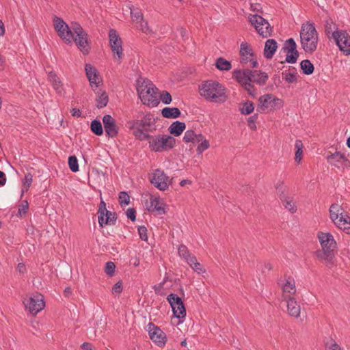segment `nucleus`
<instances>
[{
    "label": "nucleus",
    "instance_id": "nucleus-1",
    "mask_svg": "<svg viewBox=\"0 0 350 350\" xmlns=\"http://www.w3.org/2000/svg\"><path fill=\"white\" fill-rule=\"evenodd\" d=\"M199 89L200 95L208 101L223 103L228 98L226 88L217 81H206L200 85Z\"/></svg>",
    "mask_w": 350,
    "mask_h": 350
},
{
    "label": "nucleus",
    "instance_id": "nucleus-2",
    "mask_svg": "<svg viewBox=\"0 0 350 350\" xmlns=\"http://www.w3.org/2000/svg\"><path fill=\"white\" fill-rule=\"evenodd\" d=\"M129 128L133 130V135L139 140H146L151 137L149 132L156 130L155 119L151 113H147L141 120H135L128 122Z\"/></svg>",
    "mask_w": 350,
    "mask_h": 350
},
{
    "label": "nucleus",
    "instance_id": "nucleus-3",
    "mask_svg": "<svg viewBox=\"0 0 350 350\" xmlns=\"http://www.w3.org/2000/svg\"><path fill=\"white\" fill-rule=\"evenodd\" d=\"M317 237L320 242L322 251L319 252L318 257L323 260L327 266L334 265V251L336 248V242L333 235L329 232H318Z\"/></svg>",
    "mask_w": 350,
    "mask_h": 350
},
{
    "label": "nucleus",
    "instance_id": "nucleus-4",
    "mask_svg": "<svg viewBox=\"0 0 350 350\" xmlns=\"http://www.w3.org/2000/svg\"><path fill=\"white\" fill-rule=\"evenodd\" d=\"M301 49L307 53L312 54L317 48L318 33L313 23L302 24L299 32Z\"/></svg>",
    "mask_w": 350,
    "mask_h": 350
},
{
    "label": "nucleus",
    "instance_id": "nucleus-5",
    "mask_svg": "<svg viewBox=\"0 0 350 350\" xmlns=\"http://www.w3.org/2000/svg\"><path fill=\"white\" fill-rule=\"evenodd\" d=\"M69 28L71 30L70 39L74 41L81 52L87 55L90 51V42L88 39V34L82 28L80 24L72 23Z\"/></svg>",
    "mask_w": 350,
    "mask_h": 350
},
{
    "label": "nucleus",
    "instance_id": "nucleus-6",
    "mask_svg": "<svg viewBox=\"0 0 350 350\" xmlns=\"http://www.w3.org/2000/svg\"><path fill=\"white\" fill-rule=\"evenodd\" d=\"M147 139L149 141L150 150L154 152L168 151L176 144L175 138L171 135H157Z\"/></svg>",
    "mask_w": 350,
    "mask_h": 350
},
{
    "label": "nucleus",
    "instance_id": "nucleus-7",
    "mask_svg": "<svg viewBox=\"0 0 350 350\" xmlns=\"http://www.w3.org/2000/svg\"><path fill=\"white\" fill-rule=\"evenodd\" d=\"M251 72L252 70L250 69L234 70L232 72V78L241 84L249 95L254 98L256 95V90L250 83Z\"/></svg>",
    "mask_w": 350,
    "mask_h": 350
},
{
    "label": "nucleus",
    "instance_id": "nucleus-8",
    "mask_svg": "<svg viewBox=\"0 0 350 350\" xmlns=\"http://www.w3.org/2000/svg\"><path fill=\"white\" fill-rule=\"evenodd\" d=\"M249 21L254 27L257 32L262 38L271 36L272 33V27L268 21L258 14H250L249 16Z\"/></svg>",
    "mask_w": 350,
    "mask_h": 350
},
{
    "label": "nucleus",
    "instance_id": "nucleus-9",
    "mask_svg": "<svg viewBox=\"0 0 350 350\" xmlns=\"http://www.w3.org/2000/svg\"><path fill=\"white\" fill-rule=\"evenodd\" d=\"M23 304L25 309L33 315L37 314L44 308L45 306L44 297L39 293L27 296L23 300Z\"/></svg>",
    "mask_w": 350,
    "mask_h": 350
},
{
    "label": "nucleus",
    "instance_id": "nucleus-10",
    "mask_svg": "<svg viewBox=\"0 0 350 350\" xmlns=\"http://www.w3.org/2000/svg\"><path fill=\"white\" fill-rule=\"evenodd\" d=\"M258 103L256 110L259 113H262L267 109L273 110L275 108H280L283 105L281 99L273 96L271 94L261 96L258 99Z\"/></svg>",
    "mask_w": 350,
    "mask_h": 350
},
{
    "label": "nucleus",
    "instance_id": "nucleus-11",
    "mask_svg": "<svg viewBox=\"0 0 350 350\" xmlns=\"http://www.w3.org/2000/svg\"><path fill=\"white\" fill-rule=\"evenodd\" d=\"M332 38L334 40L339 49L345 55H350V36L342 30H336L332 33Z\"/></svg>",
    "mask_w": 350,
    "mask_h": 350
},
{
    "label": "nucleus",
    "instance_id": "nucleus-12",
    "mask_svg": "<svg viewBox=\"0 0 350 350\" xmlns=\"http://www.w3.org/2000/svg\"><path fill=\"white\" fill-rule=\"evenodd\" d=\"M109 39L110 47L113 53L114 58L116 59V55L118 61L120 62L123 57V50L122 46V42L121 38L116 29H111L109 30Z\"/></svg>",
    "mask_w": 350,
    "mask_h": 350
},
{
    "label": "nucleus",
    "instance_id": "nucleus-13",
    "mask_svg": "<svg viewBox=\"0 0 350 350\" xmlns=\"http://www.w3.org/2000/svg\"><path fill=\"white\" fill-rule=\"evenodd\" d=\"M150 183L158 189L165 191L168 189L169 177L161 170H154L150 177Z\"/></svg>",
    "mask_w": 350,
    "mask_h": 350
},
{
    "label": "nucleus",
    "instance_id": "nucleus-14",
    "mask_svg": "<svg viewBox=\"0 0 350 350\" xmlns=\"http://www.w3.org/2000/svg\"><path fill=\"white\" fill-rule=\"evenodd\" d=\"M167 300L170 303L172 308L173 314L176 318L181 319L186 316L185 305L178 296L171 293L167 296Z\"/></svg>",
    "mask_w": 350,
    "mask_h": 350
},
{
    "label": "nucleus",
    "instance_id": "nucleus-15",
    "mask_svg": "<svg viewBox=\"0 0 350 350\" xmlns=\"http://www.w3.org/2000/svg\"><path fill=\"white\" fill-rule=\"evenodd\" d=\"M150 339L159 347L165 346L167 340L165 334L158 327L152 323H149L147 326Z\"/></svg>",
    "mask_w": 350,
    "mask_h": 350
},
{
    "label": "nucleus",
    "instance_id": "nucleus-16",
    "mask_svg": "<svg viewBox=\"0 0 350 350\" xmlns=\"http://www.w3.org/2000/svg\"><path fill=\"white\" fill-rule=\"evenodd\" d=\"M54 27L57 31L58 36L65 40L66 43L72 44L71 40L69 38L71 35V30L69 26L61 18L55 16L54 18Z\"/></svg>",
    "mask_w": 350,
    "mask_h": 350
},
{
    "label": "nucleus",
    "instance_id": "nucleus-17",
    "mask_svg": "<svg viewBox=\"0 0 350 350\" xmlns=\"http://www.w3.org/2000/svg\"><path fill=\"white\" fill-rule=\"evenodd\" d=\"M283 49L287 53L285 62L289 64L296 63L299 53L297 49V44L293 38H291L286 40Z\"/></svg>",
    "mask_w": 350,
    "mask_h": 350
},
{
    "label": "nucleus",
    "instance_id": "nucleus-18",
    "mask_svg": "<svg viewBox=\"0 0 350 350\" xmlns=\"http://www.w3.org/2000/svg\"><path fill=\"white\" fill-rule=\"evenodd\" d=\"M152 90H159L150 80L142 77L137 80V91L140 98L141 96H144L146 93L149 94L150 91Z\"/></svg>",
    "mask_w": 350,
    "mask_h": 350
},
{
    "label": "nucleus",
    "instance_id": "nucleus-19",
    "mask_svg": "<svg viewBox=\"0 0 350 350\" xmlns=\"http://www.w3.org/2000/svg\"><path fill=\"white\" fill-rule=\"evenodd\" d=\"M106 135L114 137L118 135V129L114 119L109 114L105 115L103 118Z\"/></svg>",
    "mask_w": 350,
    "mask_h": 350
},
{
    "label": "nucleus",
    "instance_id": "nucleus-20",
    "mask_svg": "<svg viewBox=\"0 0 350 350\" xmlns=\"http://www.w3.org/2000/svg\"><path fill=\"white\" fill-rule=\"evenodd\" d=\"M282 300L292 297L296 293L295 282L292 278H285L282 283Z\"/></svg>",
    "mask_w": 350,
    "mask_h": 350
},
{
    "label": "nucleus",
    "instance_id": "nucleus-21",
    "mask_svg": "<svg viewBox=\"0 0 350 350\" xmlns=\"http://www.w3.org/2000/svg\"><path fill=\"white\" fill-rule=\"evenodd\" d=\"M327 161L338 168L350 166V162L345 154H329L327 157Z\"/></svg>",
    "mask_w": 350,
    "mask_h": 350
},
{
    "label": "nucleus",
    "instance_id": "nucleus-22",
    "mask_svg": "<svg viewBox=\"0 0 350 350\" xmlns=\"http://www.w3.org/2000/svg\"><path fill=\"white\" fill-rule=\"evenodd\" d=\"M282 301L286 302L287 313L295 318H298L300 315L301 308L297 301L293 297H288Z\"/></svg>",
    "mask_w": 350,
    "mask_h": 350
},
{
    "label": "nucleus",
    "instance_id": "nucleus-23",
    "mask_svg": "<svg viewBox=\"0 0 350 350\" xmlns=\"http://www.w3.org/2000/svg\"><path fill=\"white\" fill-rule=\"evenodd\" d=\"M147 208L150 212H157L159 214L165 213L164 203L159 197L151 196Z\"/></svg>",
    "mask_w": 350,
    "mask_h": 350
},
{
    "label": "nucleus",
    "instance_id": "nucleus-24",
    "mask_svg": "<svg viewBox=\"0 0 350 350\" xmlns=\"http://www.w3.org/2000/svg\"><path fill=\"white\" fill-rule=\"evenodd\" d=\"M150 94L146 93L144 96H141V100L144 105L149 107H157L160 101L158 97V90H152L150 91Z\"/></svg>",
    "mask_w": 350,
    "mask_h": 350
},
{
    "label": "nucleus",
    "instance_id": "nucleus-25",
    "mask_svg": "<svg viewBox=\"0 0 350 350\" xmlns=\"http://www.w3.org/2000/svg\"><path fill=\"white\" fill-rule=\"evenodd\" d=\"M268 75L261 70H252L250 83H256L259 85H264L268 80Z\"/></svg>",
    "mask_w": 350,
    "mask_h": 350
},
{
    "label": "nucleus",
    "instance_id": "nucleus-26",
    "mask_svg": "<svg viewBox=\"0 0 350 350\" xmlns=\"http://www.w3.org/2000/svg\"><path fill=\"white\" fill-rule=\"evenodd\" d=\"M98 218L100 226L113 224L116 221L114 214L109 211H98Z\"/></svg>",
    "mask_w": 350,
    "mask_h": 350
},
{
    "label": "nucleus",
    "instance_id": "nucleus-27",
    "mask_svg": "<svg viewBox=\"0 0 350 350\" xmlns=\"http://www.w3.org/2000/svg\"><path fill=\"white\" fill-rule=\"evenodd\" d=\"M85 70L91 87L93 88L94 85L95 87L97 88L98 86L99 81H96L98 73L96 68L90 64H87L85 65Z\"/></svg>",
    "mask_w": 350,
    "mask_h": 350
},
{
    "label": "nucleus",
    "instance_id": "nucleus-28",
    "mask_svg": "<svg viewBox=\"0 0 350 350\" xmlns=\"http://www.w3.org/2000/svg\"><path fill=\"white\" fill-rule=\"evenodd\" d=\"M278 48L277 42L274 39H269L265 42L264 56L267 59H271Z\"/></svg>",
    "mask_w": 350,
    "mask_h": 350
},
{
    "label": "nucleus",
    "instance_id": "nucleus-29",
    "mask_svg": "<svg viewBox=\"0 0 350 350\" xmlns=\"http://www.w3.org/2000/svg\"><path fill=\"white\" fill-rule=\"evenodd\" d=\"M334 225L338 228L346 231L347 233L350 232V218L346 213H344L340 217L336 220L332 221Z\"/></svg>",
    "mask_w": 350,
    "mask_h": 350
},
{
    "label": "nucleus",
    "instance_id": "nucleus-30",
    "mask_svg": "<svg viewBox=\"0 0 350 350\" xmlns=\"http://www.w3.org/2000/svg\"><path fill=\"white\" fill-rule=\"evenodd\" d=\"M203 139L202 134H196L193 130H188L185 133L183 141L185 143H191L194 146L198 144Z\"/></svg>",
    "mask_w": 350,
    "mask_h": 350
},
{
    "label": "nucleus",
    "instance_id": "nucleus-31",
    "mask_svg": "<svg viewBox=\"0 0 350 350\" xmlns=\"http://www.w3.org/2000/svg\"><path fill=\"white\" fill-rule=\"evenodd\" d=\"M186 128V124L185 122L176 121L174 122L168 128V131L170 134L174 136L178 137L180 136L183 132L185 131Z\"/></svg>",
    "mask_w": 350,
    "mask_h": 350
},
{
    "label": "nucleus",
    "instance_id": "nucleus-32",
    "mask_svg": "<svg viewBox=\"0 0 350 350\" xmlns=\"http://www.w3.org/2000/svg\"><path fill=\"white\" fill-rule=\"evenodd\" d=\"M49 79L56 92L59 94H62L64 93L63 85L57 75L51 72L49 74Z\"/></svg>",
    "mask_w": 350,
    "mask_h": 350
},
{
    "label": "nucleus",
    "instance_id": "nucleus-33",
    "mask_svg": "<svg viewBox=\"0 0 350 350\" xmlns=\"http://www.w3.org/2000/svg\"><path fill=\"white\" fill-rule=\"evenodd\" d=\"M329 217L332 221L336 220L340 217L345 212L342 207L338 204H332L329 207Z\"/></svg>",
    "mask_w": 350,
    "mask_h": 350
},
{
    "label": "nucleus",
    "instance_id": "nucleus-34",
    "mask_svg": "<svg viewBox=\"0 0 350 350\" xmlns=\"http://www.w3.org/2000/svg\"><path fill=\"white\" fill-rule=\"evenodd\" d=\"M180 114L181 112L177 107H165L161 110V115L165 118H177Z\"/></svg>",
    "mask_w": 350,
    "mask_h": 350
},
{
    "label": "nucleus",
    "instance_id": "nucleus-35",
    "mask_svg": "<svg viewBox=\"0 0 350 350\" xmlns=\"http://www.w3.org/2000/svg\"><path fill=\"white\" fill-rule=\"evenodd\" d=\"M281 200L282 201L283 205L286 209H287L289 212L293 213H295L297 211V206L296 202L294 201L293 199L282 196L281 198Z\"/></svg>",
    "mask_w": 350,
    "mask_h": 350
},
{
    "label": "nucleus",
    "instance_id": "nucleus-36",
    "mask_svg": "<svg viewBox=\"0 0 350 350\" xmlns=\"http://www.w3.org/2000/svg\"><path fill=\"white\" fill-rule=\"evenodd\" d=\"M300 68L304 75H312L314 70V66L309 59H304L300 63Z\"/></svg>",
    "mask_w": 350,
    "mask_h": 350
},
{
    "label": "nucleus",
    "instance_id": "nucleus-37",
    "mask_svg": "<svg viewBox=\"0 0 350 350\" xmlns=\"http://www.w3.org/2000/svg\"><path fill=\"white\" fill-rule=\"evenodd\" d=\"M98 96L96 98V107L97 108H103L105 106H107L108 102H109V97L105 91H103L101 93L97 92Z\"/></svg>",
    "mask_w": 350,
    "mask_h": 350
},
{
    "label": "nucleus",
    "instance_id": "nucleus-38",
    "mask_svg": "<svg viewBox=\"0 0 350 350\" xmlns=\"http://www.w3.org/2000/svg\"><path fill=\"white\" fill-rule=\"evenodd\" d=\"M215 66L219 70H230L232 68L230 62L223 57H219L216 59Z\"/></svg>",
    "mask_w": 350,
    "mask_h": 350
},
{
    "label": "nucleus",
    "instance_id": "nucleus-39",
    "mask_svg": "<svg viewBox=\"0 0 350 350\" xmlns=\"http://www.w3.org/2000/svg\"><path fill=\"white\" fill-rule=\"evenodd\" d=\"M187 263L198 273H203L206 272V270L202 265L197 261L196 256L192 257L191 259H188Z\"/></svg>",
    "mask_w": 350,
    "mask_h": 350
},
{
    "label": "nucleus",
    "instance_id": "nucleus-40",
    "mask_svg": "<svg viewBox=\"0 0 350 350\" xmlns=\"http://www.w3.org/2000/svg\"><path fill=\"white\" fill-rule=\"evenodd\" d=\"M90 129L96 135L100 136L103 133L102 124L98 120H94L91 122Z\"/></svg>",
    "mask_w": 350,
    "mask_h": 350
},
{
    "label": "nucleus",
    "instance_id": "nucleus-41",
    "mask_svg": "<svg viewBox=\"0 0 350 350\" xmlns=\"http://www.w3.org/2000/svg\"><path fill=\"white\" fill-rule=\"evenodd\" d=\"M239 53L240 56H245V55L250 57L254 56L252 46L245 42L241 44Z\"/></svg>",
    "mask_w": 350,
    "mask_h": 350
},
{
    "label": "nucleus",
    "instance_id": "nucleus-42",
    "mask_svg": "<svg viewBox=\"0 0 350 350\" xmlns=\"http://www.w3.org/2000/svg\"><path fill=\"white\" fill-rule=\"evenodd\" d=\"M254 109V103L252 101L247 100L243 104L242 107L239 110L242 114L249 115L253 112Z\"/></svg>",
    "mask_w": 350,
    "mask_h": 350
},
{
    "label": "nucleus",
    "instance_id": "nucleus-43",
    "mask_svg": "<svg viewBox=\"0 0 350 350\" xmlns=\"http://www.w3.org/2000/svg\"><path fill=\"white\" fill-rule=\"evenodd\" d=\"M131 10V16L133 21L137 23H138L139 21H142L143 17V14L142 10L137 8H130Z\"/></svg>",
    "mask_w": 350,
    "mask_h": 350
},
{
    "label": "nucleus",
    "instance_id": "nucleus-44",
    "mask_svg": "<svg viewBox=\"0 0 350 350\" xmlns=\"http://www.w3.org/2000/svg\"><path fill=\"white\" fill-rule=\"evenodd\" d=\"M178 254L180 257L184 258L187 262H188V259H191L194 256L190 254L187 247L185 245H181L179 246L178 249Z\"/></svg>",
    "mask_w": 350,
    "mask_h": 350
},
{
    "label": "nucleus",
    "instance_id": "nucleus-45",
    "mask_svg": "<svg viewBox=\"0 0 350 350\" xmlns=\"http://www.w3.org/2000/svg\"><path fill=\"white\" fill-rule=\"evenodd\" d=\"M68 163L69 168L72 172H77L79 171L78 160L75 155L69 157Z\"/></svg>",
    "mask_w": 350,
    "mask_h": 350
},
{
    "label": "nucleus",
    "instance_id": "nucleus-46",
    "mask_svg": "<svg viewBox=\"0 0 350 350\" xmlns=\"http://www.w3.org/2000/svg\"><path fill=\"white\" fill-rule=\"evenodd\" d=\"M33 181V176L30 173H27L25 174L24 180L23 181V188L22 191L26 192L29 189Z\"/></svg>",
    "mask_w": 350,
    "mask_h": 350
},
{
    "label": "nucleus",
    "instance_id": "nucleus-47",
    "mask_svg": "<svg viewBox=\"0 0 350 350\" xmlns=\"http://www.w3.org/2000/svg\"><path fill=\"white\" fill-rule=\"evenodd\" d=\"M275 187L278 194L280 195V198H282V196H285L284 193H285L286 187L284 185V183L283 180H279L276 183Z\"/></svg>",
    "mask_w": 350,
    "mask_h": 350
},
{
    "label": "nucleus",
    "instance_id": "nucleus-48",
    "mask_svg": "<svg viewBox=\"0 0 350 350\" xmlns=\"http://www.w3.org/2000/svg\"><path fill=\"white\" fill-rule=\"evenodd\" d=\"M29 208L27 201L25 200L18 206L17 216L23 217L26 215Z\"/></svg>",
    "mask_w": 350,
    "mask_h": 350
},
{
    "label": "nucleus",
    "instance_id": "nucleus-49",
    "mask_svg": "<svg viewBox=\"0 0 350 350\" xmlns=\"http://www.w3.org/2000/svg\"><path fill=\"white\" fill-rule=\"evenodd\" d=\"M119 202L122 206H126L130 202V197L125 191L119 193Z\"/></svg>",
    "mask_w": 350,
    "mask_h": 350
},
{
    "label": "nucleus",
    "instance_id": "nucleus-50",
    "mask_svg": "<svg viewBox=\"0 0 350 350\" xmlns=\"http://www.w3.org/2000/svg\"><path fill=\"white\" fill-rule=\"evenodd\" d=\"M116 265L114 262L109 261L106 263L105 267V271L109 276L111 277L114 275Z\"/></svg>",
    "mask_w": 350,
    "mask_h": 350
},
{
    "label": "nucleus",
    "instance_id": "nucleus-51",
    "mask_svg": "<svg viewBox=\"0 0 350 350\" xmlns=\"http://www.w3.org/2000/svg\"><path fill=\"white\" fill-rule=\"evenodd\" d=\"M160 100L163 103L168 105L172 102V96L167 91H163L160 94Z\"/></svg>",
    "mask_w": 350,
    "mask_h": 350
},
{
    "label": "nucleus",
    "instance_id": "nucleus-52",
    "mask_svg": "<svg viewBox=\"0 0 350 350\" xmlns=\"http://www.w3.org/2000/svg\"><path fill=\"white\" fill-rule=\"evenodd\" d=\"M197 144H198L197 151L198 152V153H202L203 151L208 149L210 146L208 141L206 139H204V138L202 141H200V143H198Z\"/></svg>",
    "mask_w": 350,
    "mask_h": 350
},
{
    "label": "nucleus",
    "instance_id": "nucleus-53",
    "mask_svg": "<svg viewBox=\"0 0 350 350\" xmlns=\"http://www.w3.org/2000/svg\"><path fill=\"white\" fill-rule=\"evenodd\" d=\"M138 23H139V28H140V29L144 33H145L146 34L152 33V30L150 29V27H149V26L148 25V22L146 21H145L144 19V18H142V21H139Z\"/></svg>",
    "mask_w": 350,
    "mask_h": 350
},
{
    "label": "nucleus",
    "instance_id": "nucleus-54",
    "mask_svg": "<svg viewBox=\"0 0 350 350\" xmlns=\"http://www.w3.org/2000/svg\"><path fill=\"white\" fill-rule=\"evenodd\" d=\"M258 113H255L254 115L250 116L249 118H248V120H247V124H248V126L252 129V130H256V120L258 119Z\"/></svg>",
    "mask_w": 350,
    "mask_h": 350
},
{
    "label": "nucleus",
    "instance_id": "nucleus-55",
    "mask_svg": "<svg viewBox=\"0 0 350 350\" xmlns=\"http://www.w3.org/2000/svg\"><path fill=\"white\" fill-rule=\"evenodd\" d=\"M139 237L143 241L148 240L147 229L145 226H142L138 228Z\"/></svg>",
    "mask_w": 350,
    "mask_h": 350
},
{
    "label": "nucleus",
    "instance_id": "nucleus-56",
    "mask_svg": "<svg viewBox=\"0 0 350 350\" xmlns=\"http://www.w3.org/2000/svg\"><path fill=\"white\" fill-rule=\"evenodd\" d=\"M283 75H286L285 80L288 83H294L297 81V79L295 77V75L293 73L288 72L287 73L286 71L282 72Z\"/></svg>",
    "mask_w": 350,
    "mask_h": 350
},
{
    "label": "nucleus",
    "instance_id": "nucleus-57",
    "mask_svg": "<svg viewBox=\"0 0 350 350\" xmlns=\"http://www.w3.org/2000/svg\"><path fill=\"white\" fill-rule=\"evenodd\" d=\"M303 144L301 140H296L295 144V153H303Z\"/></svg>",
    "mask_w": 350,
    "mask_h": 350
},
{
    "label": "nucleus",
    "instance_id": "nucleus-58",
    "mask_svg": "<svg viewBox=\"0 0 350 350\" xmlns=\"http://www.w3.org/2000/svg\"><path fill=\"white\" fill-rule=\"evenodd\" d=\"M122 283L120 282L115 284L111 289L112 293H116V294L120 293L122 292Z\"/></svg>",
    "mask_w": 350,
    "mask_h": 350
},
{
    "label": "nucleus",
    "instance_id": "nucleus-59",
    "mask_svg": "<svg viewBox=\"0 0 350 350\" xmlns=\"http://www.w3.org/2000/svg\"><path fill=\"white\" fill-rule=\"evenodd\" d=\"M126 214L127 217L131 219L132 221L135 220V211L134 208H128L126 210Z\"/></svg>",
    "mask_w": 350,
    "mask_h": 350
},
{
    "label": "nucleus",
    "instance_id": "nucleus-60",
    "mask_svg": "<svg viewBox=\"0 0 350 350\" xmlns=\"http://www.w3.org/2000/svg\"><path fill=\"white\" fill-rule=\"evenodd\" d=\"M327 350H341L340 347L335 342H332L327 345Z\"/></svg>",
    "mask_w": 350,
    "mask_h": 350
},
{
    "label": "nucleus",
    "instance_id": "nucleus-61",
    "mask_svg": "<svg viewBox=\"0 0 350 350\" xmlns=\"http://www.w3.org/2000/svg\"><path fill=\"white\" fill-rule=\"evenodd\" d=\"M70 113L73 117L79 118L81 116V112L79 109L73 108L71 109Z\"/></svg>",
    "mask_w": 350,
    "mask_h": 350
},
{
    "label": "nucleus",
    "instance_id": "nucleus-62",
    "mask_svg": "<svg viewBox=\"0 0 350 350\" xmlns=\"http://www.w3.org/2000/svg\"><path fill=\"white\" fill-rule=\"evenodd\" d=\"M82 350H94L93 345L90 342H83L81 345Z\"/></svg>",
    "mask_w": 350,
    "mask_h": 350
},
{
    "label": "nucleus",
    "instance_id": "nucleus-63",
    "mask_svg": "<svg viewBox=\"0 0 350 350\" xmlns=\"http://www.w3.org/2000/svg\"><path fill=\"white\" fill-rule=\"evenodd\" d=\"M325 33L327 35V37H329V34L332 33L334 32L332 31V27H331V25L329 24L328 23H326L325 25Z\"/></svg>",
    "mask_w": 350,
    "mask_h": 350
},
{
    "label": "nucleus",
    "instance_id": "nucleus-64",
    "mask_svg": "<svg viewBox=\"0 0 350 350\" xmlns=\"http://www.w3.org/2000/svg\"><path fill=\"white\" fill-rule=\"evenodd\" d=\"M17 270L20 273H24L26 271V267H25V265L23 263H19L17 265Z\"/></svg>",
    "mask_w": 350,
    "mask_h": 350
}]
</instances>
